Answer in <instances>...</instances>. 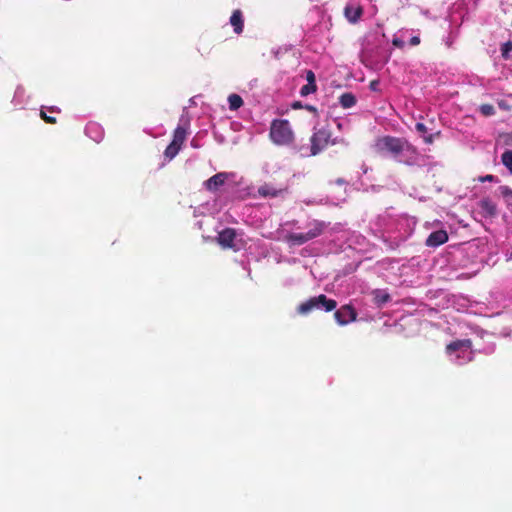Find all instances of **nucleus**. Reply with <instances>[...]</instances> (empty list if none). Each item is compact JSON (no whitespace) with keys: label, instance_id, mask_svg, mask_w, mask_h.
<instances>
[{"label":"nucleus","instance_id":"nucleus-1","mask_svg":"<svg viewBox=\"0 0 512 512\" xmlns=\"http://www.w3.org/2000/svg\"><path fill=\"white\" fill-rule=\"evenodd\" d=\"M269 137L277 145H290L294 141V132L286 119H274L271 122Z\"/></svg>","mask_w":512,"mask_h":512},{"label":"nucleus","instance_id":"nucleus-2","mask_svg":"<svg viewBox=\"0 0 512 512\" xmlns=\"http://www.w3.org/2000/svg\"><path fill=\"white\" fill-rule=\"evenodd\" d=\"M327 226L324 221L313 220L308 224L309 230L306 233H289L285 236V241L291 245H303L322 235Z\"/></svg>","mask_w":512,"mask_h":512},{"label":"nucleus","instance_id":"nucleus-3","mask_svg":"<svg viewBox=\"0 0 512 512\" xmlns=\"http://www.w3.org/2000/svg\"><path fill=\"white\" fill-rule=\"evenodd\" d=\"M337 307V302L334 299L328 298L324 294L309 298L307 301L301 303L297 307V312L302 315L310 313L314 309L322 308L326 312H331Z\"/></svg>","mask_w":512,"mask_h":512},{"label":"nucleus","instance_id":"nucleus-4","mask_svg":"<svg viewBox=\"0 0 512 512\" xmlns=\"http://www.w3.org/2000/svg\"><path fill=\"white\" fill-rule=\"evenodd\" d=\"M331 138V132L328 129L321 128L312 134L310 138L311 142V155L315 156L319 154L322 150H324L330 141Z\"/></svg>","mask_w":512,"mask_h":512},{"label":"nucleus","instance_id":"nucleus-5","mask_svg":"<svg viewBox=\"0 0 512 512\" xmlns=\"http://www.w3.org/2000/svg\"><path fill=\"white\" fill-rule=\"evenodd\" d=\"M377 147L382 152L397 155L403 150V142L399 138L386 136L378 140Z\"/></svg>","mask_w":512,"mask_h":512},{"label":"nucleus","instance_id":"nucleus-6","mask_svg":"<svg viewBox=\"0 0 512 512\" xmlns=\"http://www.w3.org/2000/svg\"><path fill=\"white\" fill-rule=\"evenodd\" d=\"M334 318L340 326H344L356 321L357 311L352 305L346 304L335 311Z\"/></svg>","mask_w":512,"mask_h":512},{"label":"nucleus","instance_id":"nucleus-7","mask_svg":"<svg viewBox=\"0 0 512 512\" xmlns=\"http://www.w3.org/2000/svg\"><path fill=\"white\" fill-rule=\"evenodd\" d=\"M229 177L227 172H219L204 182V187L209 192H216L220 186L224 185Z\"/></svg>","mask_w":512,"mask_h":512},{"label":"nucleus","instance_id":"nucleus-8","mask_svg":"<svg viewBox=\"0 0 512 512\" xmlns=\"http://www.w3.org/2000/svg\"><path fill=\"white\" fill-rule=\"evenodd\" d=\"M480 213L485 218H494L498 214L497 205L489 198L484 197L478 202Z\"/></svg>","mask_w":512,"mask_h":512},{"label":"nucleus","instance_id":"nucleus-9","mask_svg":"<svg viewBox=\"0 0 512 512\" xmlns=\"http://www.w3.org/2000/svg\"><path fill=\"white\" fill-rule=\"evenodd\" d=\"M236 238V231L233 228H226L219 232L217 241L223 248H234V241Z\"/></svg>","mask_w":512,"mask_h":512},{"label":"nucleus","instance_id":"nucleus-10","mask_svg":"<svg viewBox=\"0 0 512 512\" xmlns=\"http://www.w3.org/2000/svg\"><path fill=\"white\" fill-rule=\"evenodd\" d=\"M448 233L446 230H437L432 232L426 239V246L436 248L448 241Z\"/></svg>","mask_w":512,"mask_h":512},{"label":"nucleus","instance_id":"nucleus-11","mask_svg":"<svg viewBox=\"0 0 512 512\" xmlns=\"http://www.w3.org/2000/svg\"><path fill=\"white\" fill-rule=\"evenodd\" d=\"M287 188H277L271 183H264L258 188V194L261 197L267 198H275L280 195H282L283 192H285Z\"/></svg>","mask_w":512,"mask_h":512},{"label":"nucleus","instance_id":"nucleus-12","mask_svg":"<svg viewBox=\"0 0 512 512\" xmlns=\"http://www.w3.org/2000/svg\"><path fill=\"white\" fill-rule=\"evenodd\" d=\"M418 137H421L426 144H432L435 137L440 136V131L429 130L423 123H418Z\"/></svg>","mask_w":512,"mask_h":512},{"label":"nucleus","instance_id":"nucleus-13","mask_svg":"<svg viewBox=\"0 0 512 512\" xmlns=\"http://www.w3.org/2000/svg\"><path fill=\"white\" fill-rule=\"evenodd\" d=\"M472 347V341L470 339H462V340H456L452 341L446 346V352L447 354H453L456 351L465 349H471Z\"/></svg>","mask_w":512,"mask_h":512},{"label":"nucleus","instance_id":"nucleus-14","mask_svg":"<svg viewBox=\"0 0 512 512\" xmlns=\"http://www.w3.org/2000/svg\"><path fill=\"white\" fill-rule=\"evenodd\" d=\"M230 23L233 26L234 32L236 34H241L244 27V21H243V15L242 12L237 9L234 10L231 17H230Z\"/></svg>","mask_w":512,"mask_h":512},{"label":"nucleus","instance_id":"nucleus-15","mask_svg":"<svg viewBox=\"0 0 512 512\" xmlns=\"http://www.w3.org/2000/svg\"><path fill=\"white\" fill-rule=\"evenodd\" d=\"M362 13H363V10L360 6H358V7L346 6L344 9L345 17L351 23H356L362 16Z\"/></svg>","mask_w":512,"mask_h":512},{"label":"nucleus","instance_id":"nucleus-16","mask_svg":"<svg viewBox=\"0 0 512 512\" xmlns=\"http://www.w3.org/2000/svg\"><path fill=\"white\" fill-rule=\"evenodd\" d=\"M187 137V129L184 126H178L174 130L172 143H175L179 147H182Z\"/></svg>","mask_w":512,"mask_h":512},{"label":"nucleus","instance_id":"nucleus-17","mask_svg":"<svg viewBox=\"0 0 512 512\" xmlns=\"http://www.w3.org/2000/svg\"><path fill=\"white\" fill-rule=\"evenodd\" d=\"M390 295L384 290H375L373 292V300L378 306H383L390 301Z\"/></svg>","mask_w":512,"mask_h":512},{"label":"nucleus","instance_id":"nucleus-18","mask_svg":"<svg viewBox=\"0 0 512 512\" xmlns=\"http://www.w3.org/2000/svg\"><path fill=\"white\" fill-rule=\"evenodd\" d=\"M339 103L343 108H351L356 104V97L350 93H343L339 97Z\"/></svg>","mask_w":512,"mask_h":512},{"label":"nucleus","instance_id":"nucleus-19","mask_svg":"<svg viewBox=\"0 0 512 512\" xmlns=\"http://www.w3.org/2000/svg\"><path fill=\"white\" fill-rule=\"evenodd\" d=\"M230 110H237L243 105V99L238 94H231L228 97Z\"/></svg>","mask_w":512,"mask_h":512},{"label":"nucleus","instance_id":"nucleus-20","mask_svg":"<svg viewBox=\"0 0 512 512\" xmlns=\"http://www.w3.org/2000/svg\"><path fill=\"white\" fill-rule=\"evenodd\" d=\"M181 147L176 145L175 143H170L164 151V155L169 160L173 159L180 151Z\"/></svg>","mask_w":512,"mask_h":512},{"label":"nucleus","instance_id":"nucleus-21","mask_svg":"<svg viewBox=\"0 0 512 512\" xmlns=\"http://www.w3.org/2000/svg\"><path fill=\"white\" fill-rule=\"evenodd\" d=\"M501 162L512 173V150H506L502 154Z\"/></svg>","mask_w":512,"mask_h":512},{"label":"nucleus","instance_id":"nucleus-22","mask_svg":"<svg viewBox=\"0 0 512 512\" xmlns=\"http://www.w3.org/2000/svg\"><path fill=\"white\" fill-rule=\"evenodd\" d=\"M479 111L485 117H489V116H492L495 114L494 106L492 104H487V103L480 105Z\"/></svg>","mask_w":512,"mask_h":512},{"label":"nucleus","instance_id":"nucleus-23","mask_svg":"<svg viewBox=\"0 0 512 512\" xmlns=\"http://www.w3.org/2000/svg\"><path fill=\"white\" fill-rule=\"evenodd\" d=\"M316 90H317V85L316 84H309V83H307L306 85L301 87L300 95L305 97V96H308L311 93L316 92Z\"/></svg>","mask_w":512,"mask_h":512},{"label":"nucleus","instance_id":"nucleus-24","mask_svg":"<svg viewBox=\"0 0 512 512\" xmlns=\"http://www.w3.org/2000/svg\"><path fill=\"white\" fill-rule=\"evenodd\" d=\"M512 51V41H507L501 46V55L504 59L510 58V52Z\"/></svg>","mask_w":512,"mask_h":512},{"label":"nucleus","instance_id":"nucleus-25","mask_svg":"<svg viewBox=\"0 0 512 512\" xmlns=\"http://www.w3.org/2000/svg\"><path fill=\"white\" fill-rule=\"evenodd\" d=\"M40 117L42 120H44L48 124H55L57 122L55 117L47 115L44 108H41V110H40Z\"/></svg>","mask_w":512,"mask_h":512},{"label":"nucleus","instance_id":"nucleus-26","mask_svg":"<svg viewBox=\"0 0 512 512\" xmlns=\"http://www.w3.org/2000/svg\"><path fill=\"white\" fill-rule=\"evenodd\" d=\"M499 191L501 195L505 198L512 197V189L508 186H500Z\"/></svg>","mask_w":512,"mask_h":512},{"label":"nucleus","instance_id":"nucleus-27","mask_svg":"<svg viewBox=\"0 0 512 512\" xmlns=\"http://www.w3.org/2000/svg\"><path fill=\"white\" fill-rule=\"evenodd\" d=\"M306 80L309 84H316L315 74L312 70L306 71Z\"/></svg>","mask_w":512,"mask_h":512},{"label":"nucleus","instance_id":"nucleus-28","mask_svg":"<svg viewBox=\"0 0 512 512\" xmlns=\"http://www.w3.org/2000/svg\"><path fill=\"white\" fill-rule=\"evenodd\" d=\"M495 179H496L495 176L491 175V174H487L485 176L479 177L480 182H486V181L492 182V181H495Z\"/></svg>","mask_w":512,"mask_h":512},{"label":"nucleus","instance_id":"nucleus-29","mask_svg":"<svg viewBox=\"0 0 512 512\" xmlns=\"http://www.w3.org/2000/svg\"><path fill=\"white\" fill-rule=\"evenodd\" d=\"M42 108H44L45 111H49L51 113L59 114L61 112V110L58 107H56V106H51V107H44L43 106Z\"/></svg>","mask_w":512,"mask_h":512},{"label":"nucleus","instance_id":"nucleus-30","mask_svg":"<svg viewBox=\"0 0 512 512\" xmlns=\"http://www.w3.org/2000/svg\"><path fill=\"white\" fill-rule=\"evenodd\" d=\"M291 107L293 109H300V108H304V106L302 105V103L300 101H295L292 103Z\"/></svg>","mask_w":512,"mask_h":512},{"label":"nucleus","instance_id":"nucleus-31","mask_svg":"<svg viewBox=\"0 0 512 512\" xmlns=\"http://www.w3.org/2000/svg\"><path fill=\"white\" fill-rule=\"evenodd\" d=\"M304 108L314 114H317V108L312 105H305Z\"/></svg>","mask_w":512,"mask_h":512},{"label":"nucleus","instance_id":"nucleus-32","mask_svg":"<svg viewBox=\"0 0 512 512\" xmlns=\"http://www.w3.org/2000/svg\"><path fill=\"white\" fill-rule=\"evenodd\" d=\"M378 85H379V82H378V81H376V80H373V81H371V82H370V88H371L372 90H374V91H376V90H377Z\"/></svg>","mask_w":512,"mask_h":512},{"label":"nucleus","instance_id":"nucleus-33","mask_svg":"<svg viewBox=\"0 0 512 512\" xmlns=\"http://www.w3.org/2000/svg\"><path fill=\"white\" fill-rule=\"evenodd\" d=\"M336 184H338V185H344V184H346V181H345L343 178H338V179L336 180Z\"/></svg>","mask_w":512,"mask_h":512},{"label":"nucleus","instance_id":"nucleus-34","mask_svg":"<svg viewBox=\"0 0 512 512\" xmlns=\"http://www.w3.org/2000/svg\"><path fill=\"white\" fill-rule=\"evenodd\" d=\"M410 44L411 45H416V36L411 37Z\"/></svg>","mask_w":512,"mask_h":512}]
</instances>
